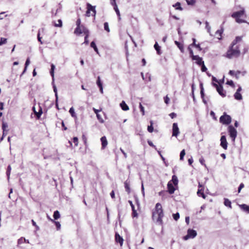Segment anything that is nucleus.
Returning a JSON list of instances; mask_svg holds the SVG:
<instances>
[{
	"instance_id": "obj_9",
	"label": "nucleus",
	"mask_w": 249,
	"mask_h": 249,
	"mask_svg": "<svg viewBox=\"0 0 249 249\" xmlns=\"http://www.w3.org/2000/svg\"><path fill=\"white\" fill-rule=\"evenodd\" d=\"M213 85L216 89L217 91L223 97L226 96V92L224 90L222 86L221 85H218L216 84L213 83Z\"/></svg>"
},
{
	"instance_id": "obj_20",
	"label": "nucleus",
	"mask_w": 249,
	"mask_h": 249,
	"mask_svg": "<svg viewBox=\"0 0 249 249\" xmlns=\"http://www.w3.org/2000/svg\"><path fill=\"white\" fill-rule=\"evenodd\" d=\"M175 44L178 46V47L179 48L180 51L181 53H184V45L183 44L180 43L178 41H175Z\"/></svg>"
},
{
	"instance_id": "obj_44",
	"label": "nucleus",
	"mask_w": 249,
	"mask_h": 249,
	"mask_svg": "<svg viewBox=\"0 0 249 249\" xmlns=\"http://www.w3.org/2000/svg\"><path fill=\"white\" fill-rule=\"evenodd\" d=\"M104 29L107 32H109L110 29L107 22L104 23Z\"/></svg>"
},
{
	"instance_id": "obj_27",
	"label": "nucleus",
	"mask_w": 249,
	"mask_h": 249,
	"mask_svg": "<svg viewBox=\"0 0 249 249\" xmlns=\"http://www.w3.org/2000/svg\"><path fill=\"white\" fill-rule=\"evenodd\" d=\"M150 125H148L147 127V130L150 133H152L154 131V127L153 125V121H150Z\"/></svg>"
},
{
	"instance_id": "obj_61",
	"label": "nucleus",
	"mask_w": 249,
	"mask_h": 249,
	"mask_svg": "<svg viewBox=\"0 0 249 249\" xmlns=\"http://www.w3.org/2000/svg\"><path fill=\"white\" fill-rule=\"evenodd\" d=\"M205 160L203 158H201L200 159H199V162L201 163V164L203 165H204L205 166H206V165L205 164Z\"/></svg>"
},
{
	"instance_id": "obj_49",
	"label": "nucleus",
	"mask_w": 249,
	"mask_h": 249,
	"mask_svg": "<svg viewBox=\"0 0 249 249\" xmlns=\"http://www.w3.org/2000/svg\"><path fill=\"white\" fill-rule=\"evenodd\" d=\"M7 127H8V126L6 124H5L4 123H2V129H3V135H5V129Z\"/></svg>"
},
{
	"instance_id": "obj_31",
	"label": "nucleus",
	"mask_w": 249,
	"mask_h": 249,
	"mask_svg": "<svg viewBox=\"0 0 249 249\" xmlns=\"http://www.w3.org/2000/svg\"><path fill=\"white\" fill-rule=\"evenodd\" d=\"M48 218H49V219L51 221H52L54 223V224H55V226H56V229H57V230H60V227H61V224H60V223L59 222H58V221H54V220H53V219H51V218H50V217H48Z\"/></svg>"
},
{
	"instance_id": "obj_52",
	"label": "nucleus",
	"mask_w": 249,
	"mask_h": 249,
	"mask_svg": "<svg viewBox=\"0 0 249 249\" xmlns=\"http://www.w3.org/2000/svg\"><path fill=\"white\" fill-rule=\"evenodd\" d=\"M11 170V167L10 165H9L7 167V171H6V174L8 178L10 176Z\"/></svg>"
},
{
	"instance_id": "obj_14",
	"label": "nucleus",
	"mask_w": 249,
	"mask_h": 249,
	"mask_svg": "<svg viewBox=\"0 0 249 249\" xmlns=\"http://www.w3.org/2000/svg\"><path fill=\"white\" fill-rule=\"evenodd\" d=\"M192 60H196V63L199 66H200L204 62L202 58L199 57L198 55L194 56Z\"/></svg>"
},
{
	"instance_id": "obj_21",
	"label": "nucleus",
	"mask_w": 249,
	"mask_h": 249,
	"mask_svg": "<svg viewBox=\"0 0 249 249\" xmlns=\"http://www.w3.org/2000/svg\"><path fill=\"white\" fill-rule=\"evenodd\" d=\"M240 208L244 211L246 212L249 213V206L246 204H242L240 205Z\"/></svg>"
},
{
	"instance_id": "obj_6",
	"label": "nucleus",
	"mask_w": 249,
	"mask_h": 249,
	"mask_svg": "<svg viewBox=\"0 0 249 249\" xmlns=\"http://www.w3.org/2000/svg\"><path fill=\"white\" fill-rule=\"evenodd\" d=\"M229 135L233 141H234L237 136V130L232 125H229L228 128Z\"/></svg>"
},
{
	"instance_id": "obj_8",
	"label": "nucleus",
	"mask_w": 249,
	"mask_h": 249,
	"mask_svg": "<svg viewBox=\"0 0 249 249\" xmlns=\"http://www.w3.org/2000/svg\"><path fill=\"white\" fill-rule=\"evenodd\" d=\"M86 31H89V30L84 26H78L75 29L74 33L78 36L82 33L84 34Z\"/></svg>"
},
{
	"instance_id": "obj_7",
	"label": "nucleus",
	"mask_w": 249,
	"mask_h": 249,
	"mask_svg": "<svg viewBox=\"0 0 249 249\" xmlns=\"http://www.w3.org/2000/svg\"><path fill=\"white\" fill-rule=\"evenodd\" d=\"M197 235V232L196 231L189 229L187 231V234L184 236L183 239L185 240L189 238H194Z\"/></svg>"
},
{
	"instance_id": "obj_50",
	"label": "nucleus",
	"mask_w": 249,
	"mask_h": 249,
	"mask_svg": "<svg viewBox=\"0 0 249 249\" xmlns=\"http://www.w3.org/2000/svg\"><path fill=\"white\" fill-rule=\"evenodd\" d=\"M73 142L74 143L75 146H78V139L77 137H75L73 138Z\"/></svg>"
},
{
	"instance_id": "obj_45",
	"label": "nucleus",
	"mask_w": 249,
	"mask_h": 249,
	"mask_svg": "<svg viewBox=\"0 0 249 249\" xmlns=\"http://www.w3.org/2000/svg\"><path fill=\"white\" fill-rule=\"evenodd\" d=\"M186 0L188 5H194L196 2V0Z\"/></svg>"
},
{
	"instance_id": "obj_23",
	"label": "nucleus",
	"mask_w": 249,
	"mask_h": 249,
	"mask_svg": "<svg viewBox=\"0 0 249 249\" xmlns=\"http://www.w3.org/2000/svg\"><path fill=\"white\" fill-rule=\"evenodd\" d=\"M173 6L175 8L176 10L182 11L183 10V8L181 6V4L179 2H177L175 4L173 5Z\"/></svg>"
},
{
	"instance_id": "obj_25",
	"label": "nucleus",
	"mask_w": 249,
	"mask_h": 249,
	"mask_svg": "<svg viewBox=\"0 0 249 249\" xmlns=\"http://www.w3.org/2000/svg\"><path fill=\"white\" fill-rule=\"evenodd\" d=\"M154 48L156 50L157 53L159 55L161 54V50H160V47L158 45L157 42H156V43L155 44V45H154Z\"/></svg>"
},
{
	"instance_id": "obj_22",
	"label": "nucleus",
	"mask_w": 249,
	"mask_h": 249,
	"mask_svg": "<svg viewBox=\"0 0 249 249\" xmlns=\"http://www.w3.org/2000/svg\"><path fill=\"white\" fill-rule=\"evenodd\" d=\"M120 106L122 109L124 111H127L129 110V107L126 104L124 101H122V102L120 104Z\"/></svg>"
},
{
	"instance_id": "obj_12",
	"label": "nucleus",
	"mask_w": 249,
	"mask_h": 249,
	"mask_svg": "<svg viewBox=\"0 0 249 249\" xmlns=\"http://www.w3.org/2000/svg\"><path fill=\"white\" fill-rule=\"evenodd\" d=\"M179 133V128L178 124L175 123L173 124L172 127V136L177 137Z\"/></svg>"
},
{
	"instance_id": "obj_33",
	"label": "nucleus",
	"mask_w": 249,
	"mask_h": 249,
	"mask_svg": "<svg viewBox=\"0 0 249 249\" xmlns=\"http://www.w3.org/2000/svg\"><path fill=\"white\" fill-rule=\"evenodd\" d=\"M53 217L55 220L60 218V215L58 211L56 210L54 212Z\"/></svg>"
},
{
	"instance_id": "obj_56",
	"label": "nucleus",
	"mask_w": 249,
	"mask_h": 249,
	"mask_svg": "<svg viewBox=\"0 0 249 249\" xmlns=\"http://www.w3.org/2000/svg\"><path fill=\"white\" fill-rule=\"evenodd\" d=\"M200 66H201V71H206L207 70V68L205 67L204 65V63L203 62V64H202Z\"/></svg>"
},
{
	"instance_id": "obj_53",
	"label": "nucleus",
	"mask_w": 249,
	"mask_h": 249,
	"mask_svg": "<svg viewBox=\"0 0 249 249\" xmlns=\"http://www.w3.org/2000/svg\"><path fill=\"white\" fill-rule=\"evenodd\" d=\"M76 27L83 26L81 25V21L80 18H78L76 21Z\"/></svg>"
},
{
	"instance_id": "obj_43",
	"label": "nucleus",
	"mask_w": 249,
	"mask_h": 249,
	"mask_svg": "<svg viewBox=\"0 0 249 249\" xmlns=\"http://www.w3.org/2000/svg\"><path fill=\"white\" fill-rule=\"evenodd\" d=\"M7 42V39L3 37H1L0 40V46L6 44Z\"/></svg>"
},
{
	"instance_id": "obj_35",
	"label": "nucleus",
	"mask_w": 249,
	"mask_h": 249,
	"mask_svg": "<svg viewBox=\"0 0 249 249\" xmlns=\"http://www.w3.org/2000/svg\"><path fill=\"white\" fill-rule=\"evenodd\" d=\"M30 63V58H28L26 59V61L25 62V68H24V69L23 70V71L22 72V74H23L27 70V68L28 66L29 65Z\"/></svg>"
},
{
	"instance_id": "obj_34",
	"label": "nucleus",
	"mask_w": 249,
	"mask_h": 249,
	"mask_svg": "<svg viewBox=\"0 0 249 249\" xmlns=\"http://www.w3.org/2000/svg\"><path fill=\"white\" fill-rule=\"evenodd\" d=\"M84 35H85L84 43H85L86 44H88L89 42L88 40V37L89 36V31H86Z\"/></svg>"
},
{
	"instance_id": "obj_15",
	"label": "nucleus",
	"mask_w": 249,
	"mask_h": 249,
	"mask_svg": "<svg viewBox=\"0 0 249 249\" xmlns=\"http://www.w3.org/2000/svg\"><path fill=\"white\" fill-rule=\"evenodd\" d=\"M115 237L116 242L119 243L121 246H122L124 242L123 238L118 233H115Z\"/></svg>"
},
{
	"instance_id": "obj_39",
	"label": "nucleus",
	"mask_w": 249,
	"mask_h": 249,
	"mask_svg": "<svg viewBox=\"0 0 249 249\" xmlns=\"http://www.w3.org/2000/svg\"><path fill=\"white\" fill-rule=\"evenodd\" d=\"M54 69H55V66L53 64H52L51 65V71H50V74L51 75V76H52V77L53 78L54 77Z\"/></svg>"
},
{
	"instance_id": "obj_1",
	"label": "nucleus",
	"mask_w": 249,
	"mask_h": 249,
	"mask_svg": "<svg viewBox=\"0 0 249 249\" xmlns=\"http://www.w3.org/2000/svg\"><path fill=\"white\" fill-rule=\"evenodd\" d=\"M164 216L163 209L160 203H157L155 208L152 211V219L159 224L162 225L163 224L162 218Z\"/></svg>"
},
{
	"instance_id": "obj_57",
	"label": "nucleus",
	"mask_w": 249,
	"mask_h": 249,
	"mask_svg": "<svg viewBox=\"0 0 249 249\" xmlns=\"http://www.w3.org/2000/svg\"><path fill=\"white\" fill-rule=\"evenodd\" d=\"M244 187V183H241L240 184V185H239V187H238V193H239L240 192V191H241V189H242V188H243Z\"/></svg>"
},
{
	"instance_id": "obj_13",
	"label": "nucleus",
	"mask_w": 249,
	"mask_h": 249,
	"mask_svg": "<svg viewBox=\"0 0 249 249\" xmlns=\"http://www.w3.org/2000/svg\"><path fill=\"white\" fill-rule=\"evenodd\" d=\"M33 111H34V114L36 116V118L37 120H39L40 118L41 115L42 114V109L39 107V109L38 111L36 110V108L35 107H33Z\"/></svg>"
},
{
	"instance_id": "obj_11",
	"label": "nucleus",
	"mask_w": 249,
	"mask_h": 249,
	"mask_svg": "<svg viewBox=\"0 0 249 249\" xmlns=\"http://www.w3.org/2000/svg\"><path fill=\"white\" fill-rule=\"evenodd\" d=\"M220 145L225 150H226L228 147V142L226 140V136L223 135L220 138Z\"/></svg>"
},
{
	"instance_id": "obj_18",
	"label": "nucleus",
	"mask_w": 249,
	"mask_h": 249,
	"mask_svg": "<svg viewBox=\"0 0 249 249\" xmlns=\"http://www.w3.org/2000/svg\"><path fill=\"white\" fill-rule=\"evenodd\" d=\"M97 85H98V86L99 87V88L100 89V92L102 93H103V85H102V83L101 81L100 77L99 76H98V77H97Z\"/></svg>"
},
{
	"instance_id": "obj_42",
	"label": "nucleus",
	"mask_w": 249,
	"mask_h": 249,
	"mask_svg": "<svg viewBox=\"0 0 249 249\" xmlns=\"http://www.w3.org/2000/svg\"><path fill=\"white\" fill-rule=\"evenodd\" d=\"M185 155V151L184 149H183L180 153V160H182L184 158V156Z\"/></svg>"
},
{
	"instance_id": "obj_60",
	"label": "nucleus",
	"mask_w": 249,
	"mask_h": 249,
	"mask_svg": "<svg viewBox=\"0 0 249 249\" xmlns=\"http://www.w3.org/2000/svg\"><path fill=\"white\" fill-rule=\"evenodd\" d=\"M169 116L172 118L174 119L177 117V114L174 112H172L169 114Z\"/></svg>"
},
{
	"instance_id": "obj_17",
	"label": "nucleus",
	"mask_w": 249,
	"mask_h": 249,
	"mask_svg": "<svg viewBox=\"0 0 249 249\" xmlns=\"http://www.w3.org/2000/svg\"><path fill=\"white\" fill-rule=\"evenodd\" d=\"M101 141L102 143V149H104L106 148L108 143L106 137L105 136L101 137Z\"/></svg>"
},
{
	"instance_id": "obj_40",
	"label": "nucleus",
	"mask_w": 249,
	"mask_h": 249,
	"mask_svg": "<svg viewBox=\"0 0 249 249\" xmlns=\"http://www.w3.org/2000/svg\"><path fill=\"white\" fill-rule=\"evenodd\" d=\"M69 112H70V113L71 114V115L72 117H76V114H75V112H74V109H73V108L72 107H71L70 109Z\"/></svg>"
},
{
	"instance_id": "obj_55",
	"label": "nucleus",
	"mask_w": 249,
	"mask_h": 249,
	"mask_svg": "<svg viewBox=\"0 0 249 249\" xmlns=\"http://www.w3.org/2000/svg\"><path fill=\"white\" fill-rule=\"evenodd\" d=\"M139 107H140V110L142 112V115H144V107L142 106V105L141 103H140Z\"/></svg>"
},
{
	"instance_id": "obj_19",
	"label": "nucleus",
	"mask_w": 249,
	"mask_h": 249,
	"mask_svg": "<svg viewBox=\"0 0 249 249\" xmlns=\"http://www.w3.org/2000/svg\"><path fill=\"white\" fill-rule=\"evenodd\" d=\"M44 31H45V30H44V28H41L40 29H39L38 32V34H37V39H38V41L39 42H40L41 44H43V42L41 41L42 37H40V34H44Z\"/></svg>"
},
{
	"instance_id": "obj_2",
	"label": "nucleus",
	"mask_w": 249,
	"mask_h": 249,
	"mask_svg": "<svg viewBox=\"0 0 249 249\" xmlns=\"http://www.w3.org/2000/svg\"><path fill=\"white\" fill-rule=\"evenodd\" d=\"M240 50L239 45L231 44L225 54V57L229 59L238 57L240 55Z\"/></svg>"
},
{
	"instance_id": "obj_38",
	"label": "nucleus",
	"mask_w": 249,
	"mask_h": 249,
	"mask_svg": "<svg viewBox=\"0 0 249 249\" xmlns=\"http://www.w3.org/2000/svg\"><path fill=\"white\" fill-rule=\"evenodd\" d=\"M91 47L93 48L94 51L98 53V50L97 47H96V44L94 41H92L90 43Z\"/></svg>"
},
{
	"instance_id": "obj_63",
	"label": "nucleus",
	"mask_w": 249,
	"mask_h": 249,
	"mask_svg": "<svg viewBox=\"0 0 249 249\" xmlns=\"http://www.w3.org/2000/svg\"><path fill=\"white\" fill-rule=\"evenodd\" d=\"M128 203H129L130 205L131 206V209H132V210H134L135 209V207H134V205H133L132 201L131 200H128Z\"/></svg>"
},
{
	"instance_id": "obj_30",
	"label": "nucleus",
	"mask_w": 249,
	"mask_h": 249,
	"mask_svg": "<svg viewBox=\"0 0 249 249\" xmlns=\"http://www.w3.org/2000/svg\"><path fill=\"white\" fill-rule=\"evenodd\" d=\"M124 184L125 191L127 192L128 194H129L130 192V188L129 182H128L126 180L124 182Z\"/></svg>"
},
{
	"instance_id": "obj_36",
	"label": "nucleus",
	"mask_w": 249,
	"mask_h": 249,
	"mask_svg": "<svg viewBox=\"0 0 249 249\" xmlns=\"http://www.w3.org/2000/svg\"><path fill=\"white\" fill-rule=\"evenodd\" d=\"M171 181L173 182V183L175 185H177L178 183V178H177V176H175V175H173L172 176V180Z\"/></svg>"
},
{
	"instance_id": "obj_47",
	"label": "nucleus",
	"mask_w": 249,
	"mask_h": 249,
	"mask_svg": "<svg viewBox=\"0 0 249 249\" xmlns=\"http://www.w3.org/2000/svg\"><path fill=\"white\" fill-rule=\"evenodd\" d=\"M188 50L189 51V53H190V56L191 57L192 59H193V56H195V55H194L193 51L192 50L191 47L189 46L188 48Z\"/></svg>"
},
{
	"instance_id": "obj_5",
	"label": "nucleus",
	"mask_w": 249,
	"mask_h": 249,
	"mask_svg": "<svg viewBox=\"0 0 249 249\" xmlns=\"http://www.w3.org/2000/svg\"><path fill=\"white\" fill-rule=\"evenodd\" d=\"M87 11L86 12V16L87 17L90 16H95L96 15V10L94 6H92L90 4L88 3L87 4Z\"/></svg>"
},
{
	"instance_id": "obj_10",
	"label": "nucleus",
	"mask_w": 249,
	"mask_h": 249,
	"mask_svg": "<svg viewBox=\"0 0 249 249\" xmlns=\"http://www.w3.org/2000/svg\"><path fill=\"white\" fill-rule=\"evenodd\" d=\"M198 189L197 192V195L198 196H201L203 198L205 199L206 196L204 193V186L200 183L198 184Z\"/></svg>"
},
{
	"instance_id": "obj_51",
	"label": "nucleus",
	"mask_w": 249,
	"mask_h": 249,
	"mask_svg": "<svg viewBox=\"0 0 249 249\" xmlns=\"http://www.w3.org/2000/svg\"><path fill=\"white\" fill-rule=\"evenodd\" d=\"M226 84L231 86L232 88H234L235 87V85L232 80L227 81Z\"/></svg>"
},
{
	"instance_id": "obj_37",
	"label": "nucleus",
	"mask_w": 249,
	"mask_h": 249,
	"mask_svg": "<svg viewBox=\"0 0 249 249\" xmlns=\"http://www.w3.org/2000/svg\"><path fill=\"white\" fill-rule=\"evenodd\" d=\"M113 7H114V9L119 19L120 20L121 19L120 13V11L118 8L117 5H115L113 6Z\"/></svg>"
},
{
	"instance_id": "obj_46",
	"label": "nucleus",
	"mask_w": 249,
	"mask_h": 249,
	"mask_svg": "<svg viewBox=\"0 0 249 249\" xmlns=\"http://www.w3.org/2000/svg\"><path fill=\"white\" fill-rule=\"evenodd\" d=\"M82 140L85 145H87V138L85 134H83L82 136Z\"/></svg>"
},
{
	"instance_id": "obj_4",
	"label": "nucleus",
	"mask_w": 249,
	"mask_h": 249,
	"mask_svg": "<svg viewBox=\"0 0 249 249\" xmlns=\"http://www.w3.org/2000/svg\"><path fill=\"white\" fill-rule=\"evenodd\" d=\"M219 121L224 124H229L231 122V116L224 112V114L219 118Z\"/></svg>"
},
{
	"instance_id": "obj_32",
	"label": "nucleus",
	"mask_w": 249,
	"mask_h": 249,
	"mask_svg": "<svg viewBox=\"0 0 249 249\" xmlns=\"http://www.w3.org/2000/svg\"><path fill=\"white\" fill-rule=\"evenodd\" d=\"M224 205L226 206L229 207L230 208H231V202L228 198H224Z\"/></svg>"
},
{
	"instance_id": "obj_41",
	"label": "nucleus",
	"mask_w": 249,
	"mask_h": 249,
	"mask_svg": "<svg viewBox=\"0 0 249 249\" xmlns=\"http://www.w3.org/2000/svg\"><path fill=\"white\" fill-rule=\"evenodd\" d=\"M54 26L57 27H61L62 26V22L61 19L57 20V23L54 24Z\"/></svg>"
},
{
	"instance_id": "obj_54",
	"label": "nucleus",
	"mask_w": 249,
	"mask_h": 249,
	"mask_svg": "<svg viewBox=\"0 0 249 249\" xmlns=\"http://www.w3.org/2000/svg\"><path fill=\"white\" fill-rule=\"evenodd\" d=\"M132 216L133 217H135L138 216V213H137L136 210L135 209L132 210Z\"/></svg>"
},
{
	"instance_id": "obj_29",
	"label": "nucleus",
	"mask_w": 249,
	"mask_h": 249,
	"mask_svg": "<svg viewBox=\"0 0 249 249\" xmlns=\"http://www.w3.org/2000/svg\"><path fill=\"white\" fill-rule=\"evenodd\" d=\"M241 40H242V37L241 36H237L235 37V39H234L233 40V41L231 42V44H232L233 45H237V43L238 42L241 41Z\"/></svg>"
},
{
	"instance_id": "obj_64",
	"label": "nucleus",
	"mask_w": 249,
	"mask_h": 249,
	"mask_svg": "<svg viewBox=\"0 0 249 249\" xmlns=\"http://www.w3.org/2000/svg\"><path fill=\"white\" fill-rule=\"evenodd\" d=\"M96 116L98 118V119L101 122H103V120L102 118V117H101V116L100 115V114L99 113L97 114H96Z\"/></svg>"
},
{
	"instance_id": "obj_16",
	"label": "nucleus",
	"mask_w": 249,
	"mask_h": 249,
	"mask_svg": "<svg viewBox=\"0 0 249 249\" xmlns=\"http://www.w3.org/2000/svg\"><path fill=\"white\" fill-rule=\"evenodd\" d=\"M168 191L170 194H173L175 190V189L172 183L169 181L167 184Z\"/></svg>"
},
{
	"instance_id": "obj_58",
	"label": "nucleus",
	"mask_w": 249,
	"mask_h": 249,
	"mask_svg": "<svg viewBox=\"0 0 249 249\" xmlns=\"http://www.w3.org/2000/svg\"><path fill=\"white\" fill-rule=\"evenodd\" d=\"M164 102L166 104H169V101H170V99L168 97L167 95H166L164 98Z\"/></svg>"
},
{
	"instance_id": "obj_62",
	"label": "nucleus",
	"mask_w": 249,
	"mask_h": 249,
	"mask_svg": "<svg viewBox=\"0 0 249 249\" xmlns=\"http://www.w3.org/2000/svg\"><path fill=\"white\" fill-rule=\"evenodd\" d=\"M193 43L189 45V47H192V46L195 47L196 45V39L195 38H193Z\"/></svg>"
},
{
	"instance_id": "obj_26",
	"label": "nucleus",
	"mask_w": 249,
	"mask_h": 249,
	"mask_svg": "<svg viewBox=\"0 0 249 249\" xmlns=\"http://www.w3.org/2000/svg\"><path fill=\"white\" fill-rule=\"evenodd\" d=\"M223 32V29L218 30L216 32L215 34L217 36V38H218L219 39H221L222 38V34Z\"/></svg>"
},
{
	"instance_id": "obj_48",
	"label": "nucleus",
	"mask_w": 249,
	"mask_h": 249,
	"mask_svg": "<svg viewBox=\"0 0 249 249\" xmlns=\"http://www.w3.org/2000/svg\"><path fill=\"white\" fill-rule=\"evenodd\" d=\"M173 218L175 220H178L179 218V214L178 213H175V214H173Z\"/></svg>"
},
{
	"instance_id": "obj_28",
	"label": "nucleus",
	"mask_w": 249,
	"mask_h": 249,
	"mask_svg": "<svg viewBox=\"0 0 249 249\" xmlns=\"http://www.w3.org/2000/svg\"><path fill=\"white\" fill-rule=\"evenodd\" d=\"M234 97L237 100H241L242 99V96L240 92H236L234 94Z\"/></svg>"
},
{
	"instance_id": "obj_24",
	"label": "nucleus",
	"mask_w": 249,
	"mask_h": 249,
	"mask_svg": "<svg viewBox=\"0 0 249 249\" xmlns=\"http://www.w3.org/2000/svg\"><path fill=\"white\" fill-rule=\"evenodd\" d=\"M200 94H201V97L202 98L203 102L205 103H206V102L204 99V89H203L202 83H200Z\"/></svg>"
},
{
	"instance_id": "obj_59",
	"label": "nucleus",
	"mask_w": 249,
	"mask_h": 249,
	"mask_svg": "<svg viewBox=\"0 0 249 249\" xmlns=\"http://www.w3.org/2000/svg\"><path fill=\"white\" fill-rule=\"evenodd\" d=\"M23 241H25V239L23 237H21L20 238H19L18 240V244H21L23 242Z\"/></svg>"
},
{
	"instance_id": "obj_3",
	"label": "nucleus",
	"mask_w": 249,
	"mask_h": 249,
	"mask_svg": "<svg viewBox=\"0 0 249 249\" xmlns=\"http://www.w3.org/2000/svg\"><path fill=\"white\" fill-rule=\"evenodd\" d=\"M245 14V11L244 9H242L239 11H237L234 12L232 14L231 17L235 18L236 21L238 23H242L245 21L244 20L241 19L240 18L242 17Z\"/></svg>"
}]
</instances>
